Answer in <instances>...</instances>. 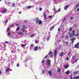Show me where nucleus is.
Listing matches in <instances>:
<instances>
[{
	"label": "nucleus",
	"instance_id": "obj_30",
	"mask_svg": "<svg viewBox=\"0 0 79 79\" xmlns=\"http://www.w3.org/2000/svg\"><path fill=\"white\" fill-rule=\"evenodd\" d=\"M72 35H73V36H74V35H75L76 33H72Z\"/></svg>",
	"mask_w": 79,
	"mask_h": 79
},
{
	"label": "nucleus",
	"instance_id": "obj_1",
	"mask_svg": "<svg viewBox=\"0 0 79 79\" xmlns=\"http://www.w3.org/2000/svg\"><path fill=\"white\" fill-rule=\"evenodd\" d=\"M51 60H48L46 61V63L48 65L50 66L51 64Z\"/></svg>",
	"mask_w": 79,
	"mask_h": 79
},
{
	"label": "nucleus",
	"instance_id": "obj_63",
	"mask_svg": "<svg viewBox=\"0 0 79 79\" xmlns=\"http://www.w3.org/2000/svg\"><path fill=\"white\" fill-rule=\"evenodd\" d=\"M54 56L55 57H56V54H54Z\"/></svg>",
	"mask_w": 79,
	"mask_h": 79
},
{
	"label": "nucleus",
	"instance_id": "obj_18",
	"mask_svg": "<svg viewBox=\"0 0 79 79\" xmlns=\"http://www.w3.org/2000/svg\"><path fill=\"white\" fill-rule=\"evenodd\" d=\"M54 27H55V26H52L51 28H50V31H52L53 29V28H54Z\"/></svg>",
	"mask_w": 79,
	"mask_h": 79
},
{
	"label": "nucleus",
	"instance_id": "obj_33",
	"mask_svg": "<svg viewBox=\"0 0 79 79\" xmlns=\"http://www.w3.org/2000/svg\"><path fill=\"white\" fill-rule=\"evenodd\" d=\"M73 19H74V18L73 17H70V19L71 20H72Z\"/></svg>",
	"mask_w": 79,
	"mask_h": 79
},
{
	"label": "nucleus",
	"instance_id": "obj_51",
	"mask_svg": "<svg viewBox=\"0 0 79 79\" xmlns=\"http://www.w3.org/2000/svg\"><path fill=\"white\" fill-rule=\"evenodd\" d=\"M52 52H50L49 53H48V55H50V54H51V53H52Z\"/></svg>",
	"mask_w": 79,
	"mask_h": 79
},
{
	"label": "nucleus",
	"instance_id": "obj_20",
	"mask_svg": "<svg viewBox=\"0 0 79 79\" xmlns=\"http://www.w3.org/2000/svg\"><path fill=\"white\" fill-rule=\"evenodd\" d=\"M32 7V6H29L27 7V9H30V8H31Z\"/></svg>",
	"mask_w": 79,
	"mask_h": 79
},
{
	"label": "nucleus",
	"instance_id": "obj_47",
	"mask_svg": "<svg viewBox=\"0 0 79 79\" xmlns=\"http://www.w3.org/2000/svg\"><path fill=\"white\" fill-rule=\"evenodd\" d=\"M78 35H79V34H77V35H75V37H77V36H78Z\"/></svg>",
	"mask_w": 79,
	"mask_h": 79
},
{
	"label": "nucleus",
	"instance_id": "obj_4",
	"mask_svg": "<svg viewBox=\"0 0 79 79\" xmlns=\"http://www.w3.org/2000/svg\"><path fill=\"white\" fill-rule=\"evenodd\" d=\"M69 6V5H66L64 7V10H67Z\"/></svg>",
	"mask_w": 79,
	"mask_h": 79
},
{
	"label": "nucleus",
	"instance_id": "obj_40",
	"mask_svg": "<svg viewBox=\"0 0 79 79\" xmlns=\"http://www.w3.org/2000/svg\"><path fill=\"white\" fill-rule=\"evenodd\" d=\"M74 32H75V30H73L72 31V33H74Z\"/></svg>",
	"mask_w": 79,
	"mask_h": 79
},
{
	"label": "nucleus",
	"instance_id": "obj_54",
	"mask_svg": "<svg viewBox=\"0 0 79 79\" xmlns=\"http://www.w3.org/2000/svg\"><path fill=\"white\" fill-rule=\"evenodd\" d=\"M8 20H6V22H5V23H8Z\"/></svg>",
	"mask_w": 79,
	"mask_h": 79
},
{
	"label": "nucleus",
	"instance_id": "obj_57",
	"mask_svg": "<svg viewBox=\"0 0 79 79\" xmlns=\"http://www.w3.org/2000/svg\"><path fill=\"white\" fill-rule=\"evenodd\" d=\"M2 74V72L1 71H0V75Z\"/></svg>",
	"mask_w": 79,
	"mask_h": 79
},
{
	"label": "nucleus",
	"instance_id": "obj_2",
	"mask_svg": "<svg viewBox=\"0 0 79 79\" xmlns=\"http://www.w3.org/2000/svg\"><path fill=\"white\" fill-rule=\"evenodd\" d=\"M26 28V26L23 25V28L21 29V31H22V32H24V31H25V29Z\"/></svg>",
	"mask_w": 79,
	"mask_h": 79
},
{
	"label": "nucleus",
	"instance_id": "obj_45",
	"mask_svg": "<svg viewBox=\"0 0 79 79\" xmlns=\"http://www.w3.org/2000/svg\"><path fill=\"white\" fill-rule=\"evenodd\" d=\"M42 73L43 74H44V73H45V71H44L42 70Z\"/></svg>",
	"mask_w": 79,
	"mask_h": 79
},
{
	"label": "nucleus",
	"instance_id": "obj_44",
	"mask_svg": "<svg viewBox=\"0 0 79 79\" xmlns=\"http://www.w3.org/2000/svg\"><path fill=\"white\" fill-rule=\"evenodd\" d=\"M44 61H45V60H43L41 62L42 63H44Z\"/></svg>",
	"mask_w": 79,
	"mask_h": 79
},
{
	"label": "nucleus",
	"instance_id": "obj_10",
	"mask_svg": "<svg viewBox=\"0 0 79 79\" xmlns=\"http://www.w3.org/2000/svg\"><path fill=\"white\" fill-rule=\"evenodd\" d=\"M69 34L70 37H73V34H72L70 32H69Z\"/></svg>",
	"mask_w": 79,
	"mask_h": 79
},
{
	"label": "nucleus",
	"instance_id": "obj_49",
	"mask_svg": "<svg viewBox=\"0 0 79 79\" xmlns=\"http://www.w3.org/2000/svg\"><path fill=\"white\" fill-rule=\"evenodd\" d=\"M12 5L13 6H15V4L14 3Z\"/></svg>",
	"mask_w": 79,
	"mask_h": 79
},
{
	"label": "nucleus",
	"instance_id": "obj_48",
	"mask_svg": "<svg viewBox=\"0 0 79 79\" xmlns=\"http://www.w3.org/2000/svg\"><path fill=\"white\" fill-rule=\"evenodd\" d=\"M42 8H41L40 9V11H42Z\"/></svg>",
	"mask_w": 79,
	"mask_h": 79
},
{
	"label": "nucleus",
	"instance_id": "obj_29",
	"mask_svg": "<svg viewBox=\"0 0 79 79\" xmlns=\"http://www.w3.org/2000/svg\"><path fill=\"white\" fill-rule=\"evenodd\" d=\"M77 73H78V71H77V72L74 71L73 72V73H74V74H77Z\"/></svg>",
	"mask_w": 79,
	"mask_h": 79
},
{
	"label": "nucleus",
	"instance_id": "obj_26",
	"mask_svg": "<svg viewBox=\"0 0 79 79\" xmlns=\"http://www.w3.org/2000/svg\"><path fill=\"white\" fill-rule=\"evenodd\" d=\"M35 35H31L30 37H34V36H35Z\"/></svg>",
	"mask_w": 79,
	"mask_h": 79
},
{
	"label": "nucleus",
	"instance_id": "obj_7",
	"mask_svg": "<svg viewBox=\"0 0 79 79\" xmlns=\"http://www.w3.org/2000/svg\"><path fill=\"white\" fill-rule=\"evenodd\" d=\"M79 42H78L77 44H75V48H79Z\"/></svg>",
	"mask_w": 79,
	"mask_h": 79
},
{
	"label": "nucleus",
	"instance_id": "obj_3",
	"mask_svg": "<svg viewBox=\"0 0 79 79\" xmlns=\"http://www.w3.org/2000/svg\"><path fill=\"white\" fill-rule=\"evenodd\" d=\"M18 34L19 35H21V37H23V33L21 31H19L18 32Z\"/></svg>",
	"mask_w": 79,
	"mask_h": 79
},
{
	"label": "nucleus",
	"instance_id": "obj_25",
	"mask_svg": "<svg viewBox=\"0 0 79 79\" xmlns=\"http://www.w3.org/2000/svg\"><path fill=\"white\" fill-rule=\"evenodd\" d=\"M54 54H56L57 53V51L56 50H55L54 51Z\"/></svg>",
	"mask_w": 79,
	"mask_h": 79
},
{
	"label": "nucleus",
	"instance_id": "obj_52",
	"mask_svg": "<svg viewBox=\"0 0 79 79\" xmlns=\"http://www.w3.org/2000/svg\"><path fill=\"white\" fill-rule=\"evenodd\" d=\"M51 17H52V15L49 16H48V18H50Z\"/></svg>",
	"mask_w": 79,
	"mask_h": 79
},
{
	"label": "nucleus",
	"instance_id": "obj_8",
	"mask_svg": "<svg viewBox=\"0 0 79 79\" xmlns=\"http://www.w3.org/2000/svg\"><path fill=\"white\" fill-rule=\"evenodd\" d=\"M76 39V38H72L71 40L72 41V44H73V42H74V40Z\"/></svg>",
	"mask_w": 79,
	"mask_h": 79
},
{
	"label": "nucleus",
	"instance_id": "obj_24",
	"mask_svg": "<svg viewBox=\"0 0 79 79\" xmlns=\"http://www.w3.org/2000/svg\"><path fill=\"white\" fill-rule=\"evenodd\" d=\"M10 71V69L8 68L6 70V72H8Z\"/></svg>",
	"mask_w": 79,
	"mask_h": 79
},
{
	"label": "nucleus",
	"instance_id": "obj_38",
	"mask_svg": "<svg viewBox=\"0 0 79 79\" xmlns=\"http://www.w3.org/2000/svg\"><path fill=\"white\" fill-rule=\"evenodd\" d=\"M5 44H9V42L7 41H5Z\"/></svg>",
	"mask_w": 79,
	"mask_h": 79
},
{
	"label": "nucleus",
	"instance_id": "obj_58",
	"mask_svg": "<svg viewBox=\"0 0 79 79\" xmlns=\"http://www.w3.org/2000/svg\"><path fill=\"white\" fill-rule=\"evenodd\" d=\"M16 26H19V24H16Z\"/></svg>",
	"mask_w": 79,
	"mask_h": 79
},
{
	"label": "nucleus",
	"instance_id": "obj_27",
	"mask_svg": "<svg viewBox=\"0 0 79 79\" xmlns=\"http://www.w3.org/2000/svg\"><path fill=\"white\" fill-rule=\"evenodd\" d=\"M11 32H9L8 34V35H9V36H10V35H11Z\"/></svg>",
	"mask_w": 79,
	"mask_h": 79
},
{
	"label": "nucleus",
	"instance_id": "obj_15",
	"mask_svg": "<svg viewBox=\"0 0 79 79\" xmlns=\"http://www.w3.org/2000/svg\"><path fill=\"white\" fill-rule=\"evenodd\" d=\"M48 73L50 76H52V71L49 70L48 71Z\"/></svg>",
	"mask_w": 79,
	"mask_h": 79
},
{
	"label": "nucleus",
	"instance_id": "obj_31",
	"mask_svg": "<svg viewBox=\"0 0 79 79\" xmlns=\"http://www.w3.org/2000/svg\"><path fill=\"white\" fill-rule=\"evenodd\" d=\"M65 43L67 45H68V42H65Z\"/></svg>",
	"mask_w": 79,
	"mask_h": 79
},
{
	"label": "nucleus",
	"instance_id": "obj_17",
	"mask_svg": "<svg viewBox=\"0 0 79 79\" xmlns=\"http://www.w3.org/2000/svg\"><path fill=\"white\" fill-rule=\"evenodd\" d=\"M19 29H20V28H19V27H17L16 31H19Z\"/></svg>",
	"mask_w": 79,
	"mask_h": 79
},
{
	"label": "nucleus",
	"instance_id": "obj_56",
	"mask_svg": "<svg viewBox=\"0 0 79 79\" xmlns=\"http://www.w3.org/2000/svg\"><path fill=\"white\" fill-rule=\"evenodd\" d=\"M75 58V56H74L72 58L73 59H74Z\"/></svg>",
	"mask_w": 79,
	"mask_h": 79
},
{
	"label": "nucleus",
	"instance_id": "obj_23",
	"mask_svg": "<svg viewBox=\"0 0 79 79\" xmlns=\"http://www.w3.org/2000/svg\"><path fill=\"white\" fill-rule=\"evenodd\" d=\"M64 67L65 69H66V68H68V66L67 65H65L64 66Z\"/></svg>",
	"mask_w": 79,
	"mask_h": 79
},
{
	"label": "nucleus",
	"instance_id": "obj_59",
	"mask_svg": "<svg viewBox=\"0 0 79 79\" xmlns=\"http://www.w3.org/2000/svg\"><path fill=\"white\" fill-rule=\"evenodd\" d=\"M39 49H40V47L39 46Z\"/></svg>",
	"mask_w": 79,
	"mask_h": 79
},
{
	"label": "nucleus",
	"instance_id": "obj_46",
	"mask_svg": "<svg viewBox=\"0 0 79 79\" xmlns=\"http://www.w3.org/2000/svg\"><path fill=\"white\" fill-rule=\"evenodd\" d=\"M10 27H13V25H10Z\"/></svg>",
	"mask_w": 79,
	"mask_h": 79
},
{
	"label": "nucleus",
	"instance_id": "obj_60",
	"mask_svg": "<svg viewBox=\"0 0 79 79\" xmlns=\"http://www.w3.org/2000/svg\"><path fill=\"white\" fill-rule=\"evenodd\" d=\"M58 31H60V28H58Z\"/></svg>",
	"mask_w": 79,
	"mask_h": 79
},
{
	"label": "nucleus",
	"instance_id": "obj_39",
	"mask_svg": "<svg viewBox=\"0 0 79 79\" xmlns=\"http://www.w3.org/2000/svg\"><path fill=\"white\" fill-rule=\"evenodd\" d=\"M31 47H34V45L33 44H31Z\"/></svg>",
	"mask_w": 79,
	"mask_h": 79
},
{
	"label": "nucleus",
	"instance_id": "obj_22",
	"mask_svg": "<svg viewBox=\"0 0 79 79\" xmlns=\"http://www.w3.org/2000/svg\"><path fill=\"white\" fill-rule=\"evenodd\" d=\"M68 36H66L65 37V39H66V40H67V39H68Z\"/></svg>",
	"mask_w": 79,
	"mask_h": 79
},
{
	"label": "nucleus",
	"instance_id": "obj_36",
	"mask_svg": "<svg viewBox=\"0 0 79 79\" xmlns=\"http://www.w3.org/2000/svg\"><path fill=\"white\" fill-rule=\"evenodd\" d=\"M66 60L67 61H68V60H69V57H67V59Z\"/></svg>",
	"mask_w": 79,
	"mask_h": 79
},
{
	"label": "nucleus",
	"instance_id": "obj_41",
	"mask_svg": "<svg viewBox=\"0 0 79 79\" xmlns=\"http://www.w3.org/2000/svg\"><path fill=\"white\" fill-rule=\"evenodd\" d=\"M69 31H72V28H70Z\"/></svg>",
	"mask_w": 79,
	"mask_h": 79
},
{
	"label": "nucleus",
	"instance_id": "obj_50",
	"mask_svg": "<svg viewBox=\"0 0 79 79\" xmlns=\"http://www.w3.org/2000/svg\"><path fill=\"white\" fill-rule=\"evenodd\" d=\"M70 79H74V78H73V77H72V76L70 77Z\"/></svg>",
	"mask_w": 79,
	"mask_h": 79
},
{
	"label": "nucleus",
	"instance_id": "obj_5",
	"mask_svg": "<svg viewBox=\"0 0 79 79\" xmlns=\"http://www.w3.org/2000/svg\"><path fill=\"white\" fill-rule=\"evenodd\" d=\"M7 11V9H4L2 11V13L3 14L5 13L6 11Z\"/></svg>",
	"mask_w": 79,
	"mask_h": 79
},
{
	"label": "nucleus",
	"instance_id": "obj_34",
	"mask_svg": "<svg viewBox=\"0 0 79 79\" xmlns=\"http://www.w3.org/2000/svg\"><path fill=\"white\" fill-rule=\"evenodd\" d=\"M56 1H57V0H53V2H55V3H56Z\"/></svg>",
	"mask_w": 79,
	"mask_h": 79
},
{
	"label": "nucleus",
	"instance_id": "obj_35",
	"mask_svg": "<svg viewBox=\"0 0 79 79\" xmlns=\"http://www.w3.org/2000/svg\"><path fill=\"white\" fill-rule=\"evenodd\" d=\"M9 29H10V27H8L7 29V31H9Z\"/></svg>",
	"mask_w": 79,
	"mask_h": 79
},
{
	"label": "nucleus",
	"instance_id": "obj_62",
	"mask_svg": "<svg viewBox=\"0 0 79 79\" xmlns=\"http://www.w3.org/2000/svg\"><path fill=\"white\" fill-rule=\"evenodd\" d=\"M77 11H79V8L77 9Z\"/></svg>",
	"mask_w": 79,
	"mask_h": 79
},
{
	"label": "nucleus",
	"instance_id": "obj_28",
	"mask_svg": "<svg viewBox=\"0 0 79 79\" xmlns=\"http://www.w3.org/2000/svg\"><path fill=\"white\" fill-rule=\"evenodd\" d=\"M47 37H48V39H47V40L48 41L50 39V37L48 36Z\"/></svg>",
	"mask_w": 79,
	"mask_h": 79
},
{
	"label": "nucleus",
	"instance_id": "obj_32",
	"mask_svg": "<svg viewBox=\"0 0 79 79\" xmlns=\"http://www.w3.org/2000/svg\"><path fill=\"white\" fill-rule=\"evenodd\" d=\"M48 57V55H47L46 56H45V57L44 58V59L47 58Z\"/></svg>",
	"mask_w": 79,
	"mask_h": 79
},
{
	"label": "nucleus",
	"instance_id": "obj_19",
	"mask_svg": "<svg viewBox=\"0 0 79 79\" xmlns=\"http://www.w3.org/2000/svg\"><path fill=\"white\" fill-rule=\"evenodd\" d=\"M58 72L60 73L61 72V69L60 68H59L58 70Z\"/></svg>",
	"mask_w": 79,
	"mask_h": 79
},
{
	"label": "nucleus",
	"instance_id": "obj_13",
	"mask_svg": "<svg viewBox=\"0 0 79 79\" xmlns=\"http://www.w3.org/2000/svg\"><path fill=\"white\" fill-rule=\"evenodd\" d=\"M69 73H70V71H68L65 72V74L67 75L69 74Z\"/></svg>",
	"mask_w": 79,
	"mask_h": 79
},
{
	"label": "nucleus",
	"instance_id": "obj_43",
	"mask_svg": "<svg viewBox=\"0 0 79 79\" xmlns=\"http://www.w3.org/2000/svg\"><path fill=\"white\" fill-rule=\"evenodd\" d=\"M79 3L77 6L76 7V8H77V7H78V6H79Z\"/></svg>",
	"mask_w": 79,
	"mask_h": 79
},
{
	"label": "nucleus",
	"instance_id": "obj_42",
	"mask_svg": "<svg viewBox=\"0 0 79 79\" xmlns=\"http://www.w3.org/2000/svg\"><path fill=\"white\" fill-rule=\"evenodd\" d=\"M38 42L39 41H35V42L36 44H37V43H38Z\"/></svg>",
	"mask_w": 79,
	"mask_h": 79
},
{
	"label": "nucleus",
	"instance_id": "obj_12",
	"mask_svg": "<svg viewBox=\"0 0 79 79\" xmlns=\"http://www.w3.org/2000/svg\"><path fill=\"white\" fill-rule=\"evenodd\" d=\"M21 46L22 47L24 48V47H25L26 46V44H21Z\"/></svg>",
	"mask_w": 79,
	"mask_h": 79
},
{
	"label": "nucleus",
	"instance_id": "obj_21",
	"mask_svg": "<svg viewBox=\"0 0 79 79\" xmlns=\"http://www.w3.org/2000/svg\"><path fill=\"white\" fill-rule=\"evenodd\" d=\"M44 18H46L47 17V15H46V14L45 13H44Z\"/></svg>",
	"mask_w": 79,
	"mask_h": 79
},
{
	"label": "nucleus",
	"instance_id": "obj_11",
	"mask_svg": "<svg viewBox=\"0 0 79 79\" xmlns=\"http://www.w3.org/2000/svg\"><path fill=\"white\" fill-rule=\"evenodd\" d=\"M35 51H37L38 50V47L36 46L34 49Z\"/></svg>",
	"mask_w": 79,
	"mask_h": 79
},
{
	"label": "nucleus",
	"instance_id": "obj_37",
	"mask_svg": "<svg viewBox=\"0 0 79 79\" xmlns=\"http://www.w3.org/2000/svg\"><path fill=\"white\" fill-rule=\"evenodd\" d=\"M19 64L18 63L17 65V67H19Z\"/></svg>",
	"mask_w": 79,
	"mask_h": 79
},
{
	"label": "nucleus",
	"instance_id": "obj_53",
	"mask_svg": "<svg viewBox=\"0 0 79 79\" xmlns=\"http://www.w3.org/2000/svg\"><path fill=\"white\" fill-rule=\"evenodd\" d=\"M60 9H59V10H58V12H60Z\"/></svg>",
	"mask_w": 79,
	"mask_h": 79
},
{
	"label": "nucleus",
	"instance_id": "obj_9",
	"mask_svg": "<svg viewBox=\"0 0 79 79\" xmlns=\"http://www.w3.org/2000/svg\"><path fill=\"white\" fill-rule=\"evenodd\" d=\"M79 79V76H75L73 77V79Z\"/></svg>",
	"mask_w": 79,
	"mask_h": 79
},
{
	"label": "nucleus",
	"instance_id": "obj_16",
	"mask_svg": "<svg viewBox=\"0 0 79 79\" xmlns=\"http://www.w3.org/2000/svg\"><path fill=\"white\" fill-rule=\"evenodd\" d=\"M39 20V18H36L35 19V21H36V23H38V21Z\"/></svg>",
	"mask_w": 79,
	"mask_h": 79
},
{
	"label": "nucleus",
	"instance_id": "obj_14",
	"mask_svg": "<svg viewBox=\"0 0 79 79\" xmlns=\"http://www.w3.org/2000/svg\"><path fill=\"white\" fill-rule=\"evenodd\" d=\"M64 55V53H63V52H61L60 54V56H63Z\"/></svg>",
	"mask_w": 79,
	"mask_h": 79
},
{
	"label": "nucleus",
	"instance_id": "obj_55",
	"mask_svg": "<svg viewBox=\"0 0 79 79\" xmlns=\"http://www.w3.org/2000/svg\"><path fill=\"white\" fill-rule=\"evenodd\" d=\"M65 19H65V18L64 19V20H63V22L64 21V20H65Z\"/></svg>",
	"mask_w": 79,
	"mask_h": 79
},
{
	"label": "nucleus",
	"instance_id": "obj_64",
	"mask_svg": "<svg viewBox=\"0 0 79 79\" xmlns=\"http://www.w3.org/2000/svg\"><path fill=\"white\" fill-rule=\"evenodd\" d=\"M70 52L69 53V54H68V55H70Z\"/></svg>",
	"mask_w": 79,
	"mask_h": 79
},
{
	"label": "nucleus",
	"instance_id": "obj_61",
	"mask_svg": "<svg viewBox=\"0 0 79 79\" xmlns=\"http://www.w3.org/2000/svg\"><path fill=\"white\" fill-rule=\"evenodd\" d=\"M21 12H19V14H21Z\"/></svg>",
	"mask_w": 79,
	"mask_h": 79
},
{
	"label": "nucleus",
	"instance_id": "obj_6",
	"mask_svg": "<svg viewBox=\"0 0 79 79\" xmlns=\"http://www.w3.org/2000/svg\"><path fill=\"white\" fill-rule=\"evenodd\" d=\"M37 23H38L39 24H42V22L41 20H39Z\"/></svg>",
	"mask_w": 79,
	"mask_h": 79
}]
</instances>
